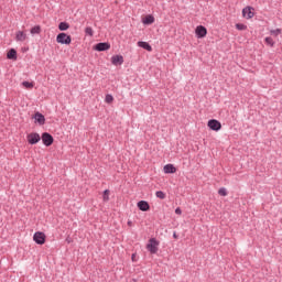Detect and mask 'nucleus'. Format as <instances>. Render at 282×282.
I'll return each mask as SVG.
<instances>
[{
  "label": "nucleus",
  "mask_w": 282,
  "mask_h": 282,
  "mask_svg": "<svg viewBox=\"0 0 282 282\" xmlns=\"http://www.w3.org/2000/svg\"><path fill=\"white\" fill-rule=\"evenodd\" d=\"M158 246H160V241L155 238H151L147 245V250L150 251V254H158Z\"/></svg>",
  "instance_id": "obj_1"
},
{
  "label": "nucleus",
  "mask_w": 282,
  "mask_h": 282,
  "mask_svg": "<svg viewBox=\"0 0 282 282\" xmlns=\"http://www.w3.org/2000/svg\"><path fill=\"white\" fill-rule=\"evenodd\" d=\"M56 42L61 43V45H70L72 44V35H67V33H59L56 36Z\"/></svg>",
  "instance_id": "obj_2"
},
{
  "label": "nucleus",
  "mask_w": 282,
  "mask_h": 282,
  "mask_svg": "<svg viewBox=\"0 0 282 282\" xmlns=\"http://www.w3.org/2000/svg\"><path fill=\"white\" fill-rule=\"evenodd\" d=\"M41 138L44 147H52V144H54V137L48 132L42 133Z\"/></svg>",
  "instance_id": "obj_3"
},
{
  "label": "nucleus",
  "mask_w": 282,
  "mask_h": 282,
  "mask_svg": "<svg viewBox=\"0 0 282 282\" xmlns=\"http://www.w3.org/2000/svg\"><path fill=\"white\" fill-rule=\"evenodd\" d=\"M29 144H39L41 135L37 132H31L26 135Z\"/></svg>",
  "instance_id": "obj_4"
},
{
  "label": "nucleus",
  "mask_w": 282,
  "mask_h": 282,
  "mask_svg": "<svg viewBox=\"0 0 282 282\" xmlns=\"http://www.w3.org/2000/svg\"><path fill=\"white\" fill-rule=\"evenodd\" d=\"M96 52H107V50H111V44L109 42H99L94 46Z\"/></svg>",
  "instance_id": "obj_5"
},
{
  "label": "nucleus",
  "mask_w": 282,
  "mask_h": 282,
  "mask_svg": "<svg viewBox=\"0 0 282 282\" xmlns=\"http://www.w3.org/2000/svg\"><path fill=\"white\" fill-rule=\"evenodd\" d=\"M33 241H35L37 246H43V243H45V234L41 231H36L33 236Z\"/></svg>",
  "instance_id": "obj_6"
},
{
  "label": "nucleus",
  "mask_w": 282,
  "mask_h": 282,
  "mask_svg": "<svg viewBox=\"0 0 282 282\" xmlns=\"http://www.w3.org/2000/svg\"><path fill=\"white\" fill-rule=\"evenodd\" d=\"M207 127H209V129H212V131H220L221 122H219L217 119H210L207 123Z\"/></svg>",
  "instance_id": "obj_7"
},
{
  "label": "nucleus",
  "mask_w": 282,
  "mask_h": 282,
  "mask_svg": "<svg viewBox=\"0 0 282 282\" xmlns=\"http://www.w3.org/2000/svg\"><path fill=\"white\" fill-rule=\"evenodd\" d=\"M197 39H204L208 34V30L204 25H198L195 30Z\"/></svg>",
  "instance_id": "obj_8"
},
{
  "label": "nucleus",
  "mask_w": 282,
  "mask_h": 282,
  "mask_svg": "<svg viewBox=\"0 0 282 282\" xmlns=\"http://www.w3.org/2000/svg\"><path fill=\"white\" fill-rule=\"evenodd\" d=\"M242 17H245V19H252L254 17V8L246 7L242 9Z\"/></svg>",
  "instance_id": "obj_9"
},
{
  "label": "nucleus",
  "mask_w": 282,
  "mask_h": 282,
  "mask_svg": "<svg viewBox=\"0 0 282 282\" xmlns=\"http://www.w3.org/2000/svg\"><path fill=\"white\" fill-rule=\"evenodd\" d=\"M139 210H142V213H147L148 210H151V205H149V202L147 200H140L137 204Z\"/></svg>",
  "instance_id": "obj_10"
},
{
  "label": "nucleus",
  "mask_w": 282,
  "mask_h": 282,
  "mask_svg": "<svg viewBox=\"0 0 282 282\" xmlns=\"http://www.w3.org/2000/svg\"><path fill=\"white\" fill-rule=\"evenodd\" d=\"M112 65H122L124 63V57L122 55H113L111 57Z\"/></svg>",
  "instance_id": "obj_11"
},
{
  "label": "nucleus",
  "mask_w": 282,
  "mask_h": 282,
  "mask_svg": "<svg viewBox=\"0 0 282 282\" xmlns=\"http://www.w3.org/2000/svg\"><path fill=\"white\" fill-rule=\"evenodd\" d=\"M33 118H34L35 122H37L40 126L45 124V116H43V113L35 112Z\"/></svg>",
  "instance_id": "obj_12"
},
{
  "label": "nucleus",
  "mask_w": 282,
  "mask_h": 282,
  "mask_svg": "<svg viewBox=\"0 0 282 282\" xmlns=\"http://www.w3.org/2000/svg\"><path fill=\"white\" fill-rule=\"evenodd\" d=\"M26 39H28V34H25V32L18 31L15 33V41H19L20 43H23V41H25Z\"/></svg>",
  "instance_id": "obj_13"
},
{
  "label": "nucleus",
  "mask_w": 282,
  "mask_h": 282,
  "mask_svg": "<svg viewBox=\"0 0 282 282\" xmlns=\"http://www.w3.org/2000/svg\"><path fill=\"white\" fill-rule=\"evenodd\" d=\"M153 23H155V18L151 14L147 15L144 19H143V24L144 25H153Z\"/></svg>",
  "instance_id": "obj_14"
},
{
  "label": "nucleus",
  "mask_w": 282,
  "mask_h": 282,
  "mask_svg": "<svg viewBox=\"0 0 282 282\" xmlns=\"http://www.w3.org/2000/svg\"><path fill=\"white\" fill-rule=\"evenodd\" d=\"M139 47H142L143 50H147V52H153V47L149 42H138Z\"/></svg>",
  "instance_id": "obj_15"
},
{
  "label": "nucleus",
  "mask_w": 282,
  "mask_h": 282,
  "mask_svg": "<svg viewBox=\"0 0 282 282\" xmlns=\"http://www.w3.org/2000/svg\"><path fill=\"white\" fill-rule=\"evenodd\" d=\"M163 171L164 173L169 174V173H176L177 172V169L174 167L173 164H166L164 167H163Z\"/></svg>",
  "instance_id": "obj_16"
},
{
  "label": "nucleus",
  "mask_w": 282,
  "mask_h": 282,
  "mask_svg": "<svg viewBox=\"0 0 282 282\" xmlns=\"http://www.w3.org/2000/svg\"><path fill=\"white\" fill-rule=\"evenodd\" d=\"M7 58H9V61H17V50L11 48V50L7 53Z\"/></svg>",
  "instance_id": "obj_17"
},
{
  "label": "nucleus",
  "mask_w": 282,
  "mask_h": 282,
  "mask_svg": "<svg viewBox=\"0 0 282 282\" xmlns=\"http://www.w3.org/2000/svg\"><path fill=\"white\" fill-rule=\"evenodd\" d=\"M69 28V23H67V22H61L59 24H58V30L61 31V32H66V30Z\"/></svg>",
  "instance_id": "obj_18"
},
{
  "label": "nucleus",
  "mask_w": 282,
  "mask_h": 282,
  "mask_svg": "<svg viewBox=\"0 0 282 282\" xmlns=\"http://www.w3.org/2000/svg\"><path fill=\"white\" fill-rule=\"evenodd\" d=\"M41 33V25H35L31 29V34H40Z\"/></svg>",
  "instance_id": "obj_19"
},
{
  "label": "nucleus",
  "mask_w": 282,
  "mask_h": 282,
  "mask_svg": "<svg viewBox=\"0 0 282 282\" xmlns=\"http://www.w3.org/2000/svg\"><path fill=\"white\" fill-rule=\"evenodd\" d=\"M218 195H220V197H226L228 195V191H226V187L219 188Z\"/></svg>",
  "instance_id": "obj_20"
},
{
  "label": "nucleus",
  "mask_w": 282,
  "mask_h": 282,
  "mask_svg": "<svg viewBox=\"0 0 282 282\" xmlns=\"http://www.w3.org/2000/svg\"><path fill=\"white\" fill-rule=\"evenodd\" d=\"M155 195L159 199H166V194L162 191H158Z\"/></svg>",
  "instance_id": "obj_21"
},
{
  "label": "nucleus",
  "mask_w": 282,
  "mask_h": 282,
  "mask_svg": "<svg viewBox=\"0 0 282 282\" xmlns=\"http://www.w3.org/2000/svg\"><path fill=\"white\" fill-rule=\"evenodd\" d=\"M264 43L270 45V47H274V40L272 37H265Z\"/></svg>",
  "instance_id": "obj_22"
},
{
  "label": "nucleus",
  "mask_w": 282,
  "mask_h": 282,
  "mask_svg": "<svg viewBox=\"0 0 282 282\" xmlns=\"http://www.w3.org/2000/svg\"><path fill=\"white\" fill-rule=\"evenodd\" d=\"M85 34H87L88 36H94V29H91V26H87L85 29Z\"/></svg>",
  "instance_id": "obj_23"
},
{
  "label": "nucleus",
  "mask_w": 282,
  "mask_h": 282,
  "mask_svg": "<svg viewBox=\"0 0 282 282\" xmlns=\"http://www.w3.org/2000/svg\"><path fill=\"white\" fill-rule=\"evenodd\" d=\"M282 33V30L281 29H275V30H271L270 31V34L272 35V36H279V34H281Z\"/></svg>",
  "instance_id": "obj_24"
},
{
  "label": "nucleus",
  "mask_w": 282,
  "mask_h": 282,
  "mask_svg": "<svg viewBox=\"0 0 282 282\" xmlns=\"http://www.w3.org/2000/svg\"><path fill=\"white\" fill-rule=\"evenodd\" d=\"M105 102H107L108 105H111V102H113V96L109 94L106 95Z\"/></svg>",
  "instance_id": "obj_25"
},
{
  "label": "nucleus",
  "mask_w": 282,
  "mask_h": 282,
  "mask_svg": "<svg viewBox=\"0 0 282 282\" xmlns=\"http://www.w3.org/2000/svg\"><path fill=\"white\" fill-rule=\"evenodd\" d=\"M23 87H25L26 89H32V87H34L33 83L30 82H23L22 83Z\"/></svg>",
  "instance_id": "obj_26"
},
{
  "label": "nucleus",
  "mask_w": 282,
  "mask_h": 282,
  "mask_svg": "<svg viewBox=\"0 0 282 282\" xmlns=\"http://www.w3.org/2000/svg\"><path fill=\"white\" fill-rule=\"evenodd\" d=\"M236 29L240 30V31H243V30H247L248 26L246 24H241V23H237L236 24Z\"/></svg>",
  "instance_id": "obj_27"
},
{
  "label": "nucleus",
  "mask_w": 282,
  "mask_h": 282,
  "mask_svg": "<svg viewBox=\"0 0 282 282\" xmlns=\"http://www.w3.org/2000/svg\"><path fill=\"white\" fill-rule=\"evenodd\" d=\"M109 194H110V192H109V189H106L105 192H104V202H109Z\"/></svg>",
  "instance_id": "obj_28"
},
{
  "label": "nucleus",
  "mask_w": 282,
  "mask_h": 282,
  "mask_svg": "<svg viewBox=\"0 0 282 282\" xmlns=\"http://www.w3.org/2000/svg\"><path fill=\"white\" fill-rule=\"evenodd\" d=\"M175 213H176V215H182V208L177 207V208L175 209Z\"/></svg>",
  "instance_id": "obj_29"
},
{
  "label": "nucleus",
  "mask_w": 282,
  "mask_h": 282,
  "mask_svg": "<svg viewBox=\"0 0 282 282\" xmlns=\"http://www.w3.org/2000/svg\"><path fill=\"white\" fill-rule=\"evenodd\" d=\"M128 226H133V221L128 220Z\"/></svg>",
  "instance_id": "obj_30"
},
{
  "label": "nucleus",
  "mask_w": 282,
  "mask_h": 282,
  "mask_svg": "<svg viewBox=\"0 0 282 282\" xmlns=\"http://www.w3.org/2000/svg\"><path fill=\"white\" fill-rule=\"evenodd\" d=\"M173 237H174V239H177V237H178V236H177V232H174V234H173Z\"/></svg>",
  "instance_id": "obj_31"
},
{
  "label": "nucleus",
  "mask_w": 282,
  "mask_h": 282,
  "mask_svg": "<svg viewBox=\"0 0 282 282\" xmlns=\"http://www.w3.org/2000/svg\"><path fill=\"white\" fill-rule=\"evenodd\" d=\"M132 259H135V254H132Z\"/></svg>",
  "instance_id": "obj_32"
},
{
  "label": "nucleus",
  "mask_w": 282,
  "mask_h": 282,
  "mask_svg": "<svg viewBox=\"0 0 282 282\" xmlns=\"http://www.w3.org/2000/svg\"><path fill=\"white\" fill-rule=\"evenodd\" d=\"M132 259H135V254H132Z\"/></svg>",
  "instance_id": "obj_33"
}]
</instances>
